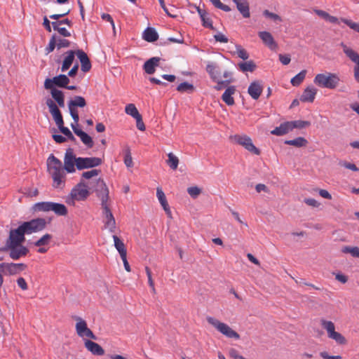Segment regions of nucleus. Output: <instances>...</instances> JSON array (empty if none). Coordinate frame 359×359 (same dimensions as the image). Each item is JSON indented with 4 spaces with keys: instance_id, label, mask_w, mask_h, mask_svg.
I'll list each match as a JSON object with an SVG mask.
<instances>
[{
    "instance_id": "4",
    "label": "nucleus",
    "mask_w": 359,
    "mask_h": 359,
    "mask_svg": "<svg viewBox=\"0 0 359 359\" xmlns=\"http://www.w3.org/2000/svg\"><path fill=\"white\" fill-rule=\"evenodd\" d=\"M90 190L88 183L81 179L70 192L72 205H74L75 201H85L90 195Z\"/></svg>"
},
{
    "instance_id": "5",
    "label": "nucleus",
    "mask_w": 359,
    "mask_h": 359,
    "mask_svg": "<svg viewBox=\"0 0 359 359\" xmlns=\"http://www.w3.org/2000/svg\"><path fill=\"white\" fill-rule=\"evenodd\" d=\"M207 321L226 337L236 339H240V334L232 330L227 324L222 323L212 317H208Z\"/></svg>"
},
{
    "instance_id": "22",
    "label": "nucleus",
    "mask_w": 359,
    "mask_h": 359,
    "mask_svg": "<svg viewBox=\"0 0 359 359\" xmlns=\"http://www.w3.org/2000/svg\"><path fill=\"white\" fill-rule=\"evenodd\" d=\"M317 90L313 86H308L304 89L299 100L303 102H313Z\"/></svg>"
},
{
    "instance_id": "46",
    "label": "nucleus",
    "mask_w": 359,
    "mask_h": 359,
    "mask_svg": "<svg viewBox=\"0 0 359 359\" xmlns=\"http://www.w3.org/2000/svg\"><path fill=\"white\" fill-rule=\"evenodd\" d=\"M263 15L267 18L272 20L273 22H282L283 20L280 15L276 13L270 12L269 10H264L263 11Z\"/></svg>"
},
{
    "instance_id": "32",
    "label": "nucleus",
    "mask_w": 359,
    "mask_h": 359,
    "mask_svg": "<svg viewBox=\"0 0 359 359\" xmlns=\"http://www.w3.org/2000/svg\"><path fill=\"white\" fill-rule=\"evenodd\" d=\"M206 70L214 81H217V79L220 78L221 72L219 67L215 64H208L206 67Z\"/></svg>"
},
{
    "instance_id": "45",
    "label": "nucleus",
    "mask_w": 359,
    "mask_h": 359,
    "mask_svg": "<svg viewBox=\"0 0 359 359\" xmlns=\"http://www.w3.org/2000/svg\"><path fill=\"white\" fill-rule=\"evenodd\" d=\"M125 111L127 114L130 115L134 118L140 115L134 104H127L125 108Z\"/></svg>"
},
{
    "instance_id": "29",
    "label": "nucleus",
    "mask_w": 359,
    "mask_h": 359,
    "mask_svg": "<svg viewBox=\"0 0 359 359\" xmlns=\"http://www.w3.org/2000/svg\"><path fill=\"white\" fill-rule=\"evenodd\" d=\"M143 39L147 42H154L158 40V34L153 27H147L143 32Z\"/></svg>"
},
{
    "instance_id": "64",
    "label": "nucleus",
    "mask_w": 359,
    "mask_h": 359,
    "mask_svg": "<svg viewBox=\"0 0 359 359\" xmlns=\"http://www.w3.org/2000/svg\"><path fill=\"white\" fill-rule=\"evenodd\" d=\"M320 196L326 199H332L331 194L325 189H317Z\"/></svg>"
},
{
    "instance_id": "40",
    "label": "nucleus",
    "mask_w": 359,
    "mask_h": 359,
    "mask_svg": "<svg viewBox=\"0 0 359 359\" xmlns=\"http://www.w3.org/2000/svg\"><path fill=\"white\" fill-rule=\"evenodd\" d=\"M168 160L166 163L173 170H175L177 168L179 164L178 158L175 156L172 153H169L168 154Z\"/></svg>"
},
{
    "instance_id": "33",
    "label": "nucleus",
    "mask_w": 359,
    "mask_h": 359,
    "mask_svg": "<svg viewBox=\"0 0 359 359\" xmlns=\"http://www.w3.org/2000/svg\"><path fill=\"white\" fill-rule=\"evenodd\" d=\"M53 178V187L55 189H62L65 184V173L51 175Z\"/></svg>"
},
{
    "instance_id": "26",
    "label": "nucleus",
    "mask_w": 359,
    "mask_h": 359,
    "mask_svg": "<svg viewBox=\"0 0 359 359\" xmlns=\"http://www.w3.org/2000/svg\"><path fill=\"white\" fill-rule=\"evenodd\" d=\"M76 50H68L66 52L67 55L63 60L61 70L62 72H65L69 69V67L72 66L74 60V57L76 55Z\"/></svg>"
},
{
    "instance_id": "59",
    "label": "nucleus",
    "mask_w": 359,
    "mask_h": 359,
    "mask_svg": "<svg viewBox=\"0 0 359 359\" xmlns=\"http://www.w3.org/2000/svg\"><path fill=\"white\" fill-rule=\"evenodd\" d=\"M214 38L216 41L221 43H227L229 41L228 38L222 33H217V34H215Z\"/></svg>"
},
{
    "instance_id": "56",
    "label": "nucleus",
    "mask_w": 359,
    "mask_h": 359,
    "mask_svg": "<svg viewBox=\"0 0 359 359\" xmlns=\"http://www.w3.org/2000/svg\"><path fill=\"white\" fill-rule=\"evenodd\" d=\"M57 43V49H60L62 48H68L70 46L71 43L69 40L65 39H59Z\"/></svg>"
},
{
    "instance_id": "24",
    "label": "nucleus",
    "mask_w": 359,
    "mask_h": 359,
    "mask_svg": "<svg viewBox=\"0 0 359 359\" xmlns=\"http://www.w3.org/2000/svg\"><path fill=\"white\" fill-rule=\"evenodd\" d=\"M156 196H157V198H158L161 205H162L163 210H165V212H166L168 216L171 218L172 217L171 211H170L169 205L168 203L165 195L161 188H160V187L157 188Z\"/></svg>"
},
{
    "instance_id": "25",
    "label": "nucleus",
    "mask_w": 359,
    "mask_h": 359,
    "mask_svg": "<svg viewBox=\"0 0 359 359\" xmlns=\"http://www.w3.org/2000/svg\"><path fill=\"white\" fill-rule=\"evenodd\" d=\"M236 92V87L234 86H229L222 96V100L229 106L234 104V99L232 97Z\"/></svg>"
},
{
    "instance_id": "16",
    "label": "nucleus",
    "mask_w": 359,
    "mask_h": 359,
    "mask_svg": "<svg viewBox=\"0 0 359 359\" xmlns=\"http://www.w3.org/2000/svg\"><path fill=\"white\" fill-rule=\"evenodd\" d=\"M76 55L81 62V69L83 72H88L91 69V62L87 54L81 49L76 50Z\"/></svg>"
},
{
    "instance_id": "47",
    "label": "nucleus",
    "mask_w": 359,
    "mask_h": 359,
    "mask_svg": "<svg viewBox=\"0 0 359 359\" xmlns=\"http://www.w3.org/2000/svg\"><path fill=\"white\" fill-rule=\"evenodd\" d=\"M47 89L50 90L51 96L55 102L62 100V98L65 97L63 92L60 90L57 89L56 88Z\"/></svg>"
},
{
    "instance_id": "50",
    "label": "nucleus",
    "mask_w": 359,
    "mask_h": 359,
    "mask_svg": "<svg viewBox=\"0 0 359 359\" xmlns=\"http://www.w3.org/2000/svg\"><path fill=\"white\" fill-rule=\"evenodd\" d=\"M57 39H56V35L54 34L51 36L48 46L46 48V52L47 54L53 52L55 49V48L57 46Z\"/></svg>"
},
{
    "instance_id": "14",
    "label": "nucleus",
    "mask_w": 359,
    "mask_h": 359,
    "mask_svg": "<svg viewBox=\"0 0 359 359\" xmlns=\"http://www.w3.org/2000/svg\"><path fill=\"white\" fill-rule=\"evenodd\" d=\"M76 161L77 158L74 154L73 149H67L64 158V169L69 173L74 172Z\"/></svg>"
},
{
    "instance_id": "6",
    "label": "nucleus",
    "mask_w": 359,
    "mask_h": 359,
    "mask_svg": "<svg viewBox=\"0 0 359 359\" xmlns=\"http://www.w3.org/2000/svg\"><path fill=\"white\" fill-rule=\"evenodd\" d=\"M321 326L327 331V337L336 341L339 345H345L347 344L346 339L339 332L335 331V326L333 322L320 320Z\"/></svg>"
},
{
    "instance_id": "55",
    "label": "nucleus",
    "mask_w": 359,
    "mask_h": 359,
    "mask_svg": "<svg viewBox=\"0 0 359 359\" xmlns=\"http://www.w3.org/2000/svg\"><path fill=\"white\" fill-rule=\"evenodd\" d=\"M202 21V25L203 27L210 28L212 30H215V28L213 27L212 20L205 15V17H203L201 18Z\"/></svg>"
},
{
    "instance_id": "42",
    "label": "nucleus",
    "mask_w": 359,
    "mask_h": 359,
    "mask_svg": "<svg viewBox=\"0 0 359 359\" xmlns=\"http://www.w3.org/2000/svg\"><path fill=\"white\" fill-rule=\"evenodd\" d=\"M51 238L52 236L50 234L46 233L43 235L41 238L35 241L34 245L36 247L46 246L49 245Z\"/></svg>"
},
{
    "instance_id": "3",
    "label": "nucleus",
    "mask_w": 359,
    "mask_h": 359,
    "mask_svg": "<svg viewBox=\"0 0 359 359\" xmlns=\"http://www.w3.org/2000/svg\"><path fill=\"white\" fill-rule=\"evenodd\" d=\"M313 81L320 88L334 89L338 86L340 79L336 74L326 72L325 74H317Z\"/></svg>"
},
{
    "instance_id": "15",
    "label": "nucleus",
    "mask_w": 359,
    "mask_h": 359,
    "mask_svg": "<svg viewBox=\"0 0 359 359\" xmlns=\"http://www.w3.org/2000/svg\"><path fill=\"white\" fill-rule=\"evenodd\" d=\"M47 106L49 108V111L52 114L55 122L57 126L64 124L63 118L57 105L53 100L48 98L46 102Z\"/></svg>"
},
{
    "instance_id": "28",
    "label": "nucleus",
    "mask_w": 359,
    "mask_h": 359,
    "mask_svg": "<svg viewBox=\"0 0 359 359\" xmlns=\"http://www.w3.org/2000/svg\"><path fill=\"white\" fill-rule=\"evenodd\" d=\"M291 131V128L289 121L282 123L278 127H276L271 131L272 135L277 136H282Z\"/></svg>"
},
{
    "instance_id": "13",
    "label": "nucleus",
    "mask_w": 359,
    "mask_h": 359,
    "mask_svg": "<svg viewBox=\"0 0 359 359\" xmlns=\"http://www.w3.org/2000/svg\"><path fill=\"white\" fill-rule=\"evenodd\" d=\"M102 208V215L104 217V222L105 228L108 229L110 232H115L116 220L109 207L108 202L101 204Z\"/></svg>"
},
{
    "instance_id": "21",
    "label": "nucleus",
    "mask_w": 359,
    "mask_h": 359,
    "mask_svg": "<svg viewBox=\"0 0 359 359\" xmlns=\"http://www.w3.org/2000/svg\"><path fill=\"white\" fill-rule=\"evenodd\" d=\"M263 88L258 81H255L250 83L248 87V93L254 100H257L261 95Z\"/></svg>"
},
{
    "instance_id": "52",
    "label": "nucleus",
    "mask_w": 359,
    "mask_h": 359,
    "mask_svg": "<svg viewBox=\"0 0 359 359\" xmlns=\"http://www.w3.org/2000/svg\"><path fill=\"white\" fill-rule=\"evenodd\" d=\"M341 21L354 31L359 32V23L353 22L348 19H341Z\"/></svg>"
},
{
    "instance_id": "20",
    "label": "nucleus",
    "mask_w": 359,
    "mask_h": 359,
    "mask_svg": "<svg viewBox=\"0 0 359 359\" xmlns=\"http://www.w3.org/2000/svg\"><path fill=\"white\" fill-rule=\"evenodd\" d=\"M161 59L158 57H153L147 60L144 65L143 69L148 74H153L156 71V67L159 66Z\"/></svg>"
},
{
    "instance_id": "43",
    "label": "nucleus",
    "mask_w": 359,
    "mask_h": 359,
    "mask_svg": "<svg viewBox=\"0 0 359 359\" xmlns=\"http://www.w3.org/2000/svg\"><path fill=\"white\" fill-rule=\"evenodd\" d=\"M62 165L60 160L57 158L53 154H50L47 159V168L50 170L51 167H59Z\"/></svg>"
},
{
    "instance_id": "27",
    "label": "nucleus",
    "mask_w": 359,
    "mask_h": 359,
    "mask_svg": "<svg viewBox=\"0 0 359 359\" xmlns=\"http://www.w3.org/2000/svg\"><path fill=\"white\" fill-rule=\"evenodd\" d=\"M50 211H53L58 216H66L68 214L67 207L62 203H50Z\"/></svg>"
},
{
    "instance_id": "7",
    "label": "nucleus",
    "mask_w": 359,
    "mask_h": 359,
    "mask_svg": "<svg viewBox=\"0 0 359 359\" xmlns=\"http://www.w3.org/2000/svg\"><path fill=\"white\" fill-rule=\"evenodd\" d=\"M340 46L346 56L355 64L353 67V76L355 80L359 83V54L343 42L341 43Z\"/></svg>"
},
{
    "instance_id": "34",
    "label": "nucleus",
    "mask_w": 359,
    "mask_h": 359,
    "mask_svg": "<svg viewBox=\"0 0 359 359\" xmlns=\"http://www.w3.org/2000/svg\"><path fill=\"white\" fill-rule=\"evenodd\" d=\"M285 144L299 148L306 147L308 144V141L303 137H298L294 140H285Z\"/></svg>"
},
{
    "instance_id": "38",
    "label": "nucleus",
    "mask_w": 359,
    "mask_h": 359,
    "mask_svg": "<svg viewBox=\"0 0 359 359\" xmlns=\"http://www.w3.org/2000/svg\"><path fill=\"white\" fill-rule=\"evenodd\" d=\"M306 70L304 69L301 71L299 74H297L295 76H294L290 81L292 85L293 86H299L304 80L306 75Z\"/></svg>"
},
{
    "instance_id": "30",
    "label": "nucleus",
    "mask_w": 359,
    "mask_h": 359,
    "mask_svg": "<svg viewBox=\"0 0 359 359\" xmlns=\"http://www.w3.org/2000/svg\"><path fill=\"white\" fill-rule=\"evenodd\" d=\"M235 4L237 9L244 18H248L250 16L249 4L247 0H241Z\"/></svg>"
},
{
    "instance_id": "54",
    "label": "nucleus",
    "mask_w": 359,
    "mask_h": 359,
    "mask_svg": "<svg viewBox=\"0 0 359 359\" xmlns=\"http://www.w3.org/2000/svg\"><path fill=\"white\" fill-rule=\"evenodd\" d=\"M64 170V167H62V165H61V166L59 167H51L50 170H48V171L51 176L55 175L64 174L65 173Z\"/></svg>"
},
{
    "instance_id": "18",
    "label": "nucleus",
    "mask_w": 359,
    "mask_h": 359,
    "mask_svg": "<svg viewBox=\"0 0 359 359\" xmlns=\"http://www.w3.org/2000/svg\"><path fill=\"white\" fill-rule=\"evenodd\" d=\"M258 36L263 43L271 50H275L278 47L277 43L275 41L272 34L266 31L259 32Z\"/></svg>"
},
{
    "instance_id": "62",
    "label": "nucleus",
    "mask_w": 359,
    "mask_h": 359,
    "mask_svg": "<svg viewBox=\"0 0 359 359\" xmlns=\"http://www.w3.org/2000/svg\"><path fill=\"white\" fill-rule=\"evenodd\" d=\"M320 355L323 359H341L340 355H330L326 351L320 352Z\"/></svg>"
},
{
    "instance_id": "2",
    "label": "nucleus",
    "mask_w": 359,
    "mask_h": 359,
    "mask_svg": "<svg viewBox=\"0 0 359 359\" xmlns=\"http://www.w3.org/2000/svg\"><path fill=\"white\" fill-rule=\"evenodd\" d=\"M88 187L90 193H95L97 198L101 201V204L107 203L109 199V189L102 178L97 180H93L88 183Z\"/></svg>"
},
{
    "instance_id": "48",
    "label": "nucleus",
    "mask_w": 359,
    "mask_h": 359,
    "mask_svg": "<svg viewBox=\"0 0 359 359\" xmlns=\"http://www.w3.org/2000/svg\"><path fill=\"white\" fill-rule=\"evenodd\" d=\"M236 53L238 55V57L241 58L243 60H246L249 58V53L247 52L245 49L242 48L240 45L236 46Z\"/></svg>"
},
{
    "instance_id": "41",
    "label": "nucleus",
    "mask_w": 359,
    "mask_h": 359,
    "mask_svg": "<svg viewBox=\"0 0 359 359\" xmlns=\"http://www.w3.org/2000/svg\"><path fill=\"white\" fill-rule=\"evenodd\" d=\"M290 126L291 128V131L294 128H304L306 127H309L311 125V123L308 121H302V120H297V121H289Z\"/></svg>"
},
{
    "instance_id": "58",
    "label": "nucleus",
    "mask_w": 359,
    "mask_h": 359,
    "mask_svg": "<svg viewBox=\"0 0 359 359\" xmlns=\"http://www.w3.org/2000/svg\"><path fill=\"white\" fill-rule=\"evenodd\" d=\"M135 119L136 120L137 128L141 131H144L146 128H145V125L142 121V115L141 114L139 115L138 116L135 118Z\"/></svg>"
},
{
    "instance_id": "60",
    "label": "nucleus",
    "mask_w": 359,
    "mask_h": 359,
    "mask_svg": "<svg viewBox=\"0 0 359 359\" xmlns=\"http://www.w3.org/2000/svg\"><path fill=\"white\" fill-rule=\"evenodd\" d=\"M279 60L283 65H287L290 62L291 58H290V55L280 54L279 55Z\"/></svg>"
},
{
    "instance_id": "57",
    "label": "nucleus",
    "mask_w": 359,
    "mask_h": 359,
    "mask_svg": "<svg viewBox=\"0 0 359 359\" xmlns=\"http://www.w3.org/2000/svg\"><path fill=\"white\" fill-rule=\"evenodd\" d=\"M215 82L217 83V86H215V88L217 90H222L224 87L227 86L231 82V79H226L225 81H219L217 79Z\"/></svg>"
},
{
    "instance_id": "10",
    "label": "nucleus",
    "mask_w": 359,
    "mask_h": 359,
    "mask_svg": "<svg viewBox=\"0 0 359 359\" xmlns=\"http://www.w3.org/2000/svg\"><path fill=\"white\" fill-rule=\"evenodd\" d=\"M102 160L97 157H78L76 161V168L79 170L95 168L100 165Z\"/></svg>"
},
{
    "instance_id": "63",
    "label": "nucleus",
    "mask_w": 359,
    "mask_h": 359,
    "mask_svg": "<svg viewBox=\"0 0 359 359\" xmlns=\"http://www.w3.org/2000/svg\"><path fill=\"white\" fill-rule=\"evenodd\" d=\"M229 355L230 358L233 359H238L242 355L239 354L238 351L234 348H231L229 351Z\"/></svg>"
},
{
    "instance_id": "53",
    "label": "nucleus",
    "mask_w": 359,
    "mask_h": 359,
    "mask_svg": "<svg viewBox=\"0 0 359 359\" xmlns=\"http://www.w3.org/2000/svg\"><path fill=\"white\" fill-rule=\"evenodd\" d=\"M187 192L193 198H196L201 193V189L198 187H191L187 189Z\"/></svg>"
},
{
    "instance_id": "37",
    "label": "nucleus",
    "mask_w": 359,
    "mask_h": 359,
    "mask_svg": "<svg viewBox=\"0 0 359 359\" xmlns=\"http://www.w3.org/2000/svg\"><path fill=\"white\" fill-rule=\"evenodd\" d=\"M124 154V163L127 168H132L133 166V158L131 156L130 149L128 146H126L123 149Z\"/></svg>"
},
{
    "instance_id": "39",
    "label": "nucleus",
    "mask_w": 359,
    "mask_h": 359,
    "mask_svg": "<svg viewBox=\"0 0 359 359\" xmlns=\"http://www.w3.org/2000/svg\"><path fill=\"white\" fill-rule=\"evenodd\" d=\"M177 90L180 93L187 92L188 93H191L195 90V87L193 84L185 81L178 85L177 87Z\"/></svg>"
},
{
    "instance_id": "23",
    "label": "nucleus",
    "mask_w": 359,
    "mask_h": 359,
    "mask_svg": "<svg viewBox=\"0 0 359 359\" xmlns=\"http://www.w3.org/2000/svg\"><path fill=\"white\" fill-rule=\"evenodd\" d=\"M76 320H77V323H76V334L80 337L83 338L86 337L90 329L88 327L86 322L81 318L76 317Z\"/></svg>"
},
{
    "instance_id": "36",
    "label": "nucleus",
    "mask_w": 359,
    "mask_h": 359,
    "mask_svg": "<svg viewBox=\"0 0 359 359\" xmlns=\"http://www.w3.org/2000/svg\"><path fill=\"white\" fill-rule=\"evenodd\" d=\"M4 269L11 275L20 273L22 270V264H3Z\"/></svg>"
},
{
    "instance_id": "31",
    "label": "nucleus",
    "mask_w": 359,
    "mask_h": 359,
    "mask_svg": "<svg viewBox=\"0 0 359 359\" xmlns=\"http://www.w3.org/2000/svg\"><path fill=\"white\" fill-rule=\"evenodd\" d=\"M238 67L242 72H253L256 69L257 65L253 60H249L239 62Z\"/></svg>"
},
{
    "instance_id": "1",
    "label": "nucleus",
    "mask_w": 359,
    "mask_h": 359,
    "mask_svg": "<svg viewBox=\"0 0 359 359\" xmlns=\"http://www.w3.org/2000/svg\"><path fill=\"white\" fill-rule=\"evenodd\" d=\"M8 247L12 259H18L22 255V224L11 231Z\"/></svg>"
},
{
    "instance_id": "12",
    "label": "nucleus",
    "mask_w": 359,
    "mask_h": 359,
    "mask_svg": "<svg viewBox=\"0 0 359 359\" xmlns=\"http://www.w3.org/2000/svg\"><path fill=\"white\" fill-rule=\"evenodd\" d=\"M69 83L68 76L65 74H60L53 77V79H46L44 82L45 88H65Z\"/></svg>"
},
{
    "instance_id": "44",
    "label": "nucleus",
    "mask_w": 359,
    "mask_h": 359,
    "mask_svg": "<svg viewBox=\"0 0 359 359\" xmlns=\"http://www.w3.org/2000/svg\"><path fill=\"white\" fill-rule=\"evenodd\" d=\"M51 202H39L34 204V211L49 212Z\"/></svg>"
},
{
    "instance_id": "51",
    "label": "nucleus",
    "mask_w": 359,
    "mask_h": 359,
    "mask_svg": "<svg viewBox=\"0 0 359 359\" xmlns=\"http://www.w3.org/2000/svg\"><path fill=\"white\" fill-rule=\"evenodd\" d=\"M145 271H146V273H147V276L148 278L149 285L151 288L153 293L155 294L156 289H155V286H154V280L152 279V276H151V271L148 266H146Z\"/></svg>"
},
{
    "instance_id": "17",
    "label": "nucleus",
    "mask_w": 359,
    "mask_h": 359,
    "mask_svg": "<svg viewBox=\"0 0 359 359\" xmlns=\"http://www.w3.org/2000/svg\"><path fill=\"white\" fill-rule=\"evenodd\" d=\"M72 128L74 131V133L78 135L80 138L82 142L87 146L88 148H92L93 147V141L92 137L88 135L86 133L83 131L81 129L78 128L74 124H72Z\"/></svg>"
},
{
    "instance_id": "11",
    "label": "nucleus",
    "mask_w": 359,
    "mask_h": 359,
    "mask_svg": "<svg viewBox=\"0 0 359 359\" xmlns=\"http://www.w3.org/2000/svg\"><path fill=\"white\" fill-rule=\"evenodd\" d=\"M46 226V222L43 218H37L29 222H24V234L41 231L45 229Z\"/></svg>"
},
{
    "instance_id": "49",
    "label": "nucleus",
    "mask_w": 359,
    "mask_h": 359,
    "mask_svg": "<svg viewBox=\"0 0 359 359\" xmlns=\"http://www.w3.org/2000/svg\"><path fill=\"white\" fill-rule=\"evenodd\" d=\"M100 170L93 169L89 171L83 172L81 175L82 179L90 180L93 177L97 176L100 173Z\"/></svg>"
},
{
    "instance_id": "61",
    "label": "nucleus",
    "mask_w": 359,
    "mask_h": 359,
    "mask_svg": "<svg viewBox=\"0 0 359 359\" xmlns=\"http://www.w3.org/2000/svg\"><path fill=\"white\" fill-rule=\"evenodd\" d=\"M304 202L306 205L312 207H318L320 205V203L314 198H305Z\"/></svg>"
},
{
    "instance_id": "8",
    "label": "nucleus",
    "mask_w": 359,
    "mask_h": 359,
    "mask_svg": "<svg viewBox=\"0 0 359 359\" xmlns=\"http://www.w3.org/2000/svg\"><path fill=\"white\" fill-rule=\"evenodd\" d=\"M87 104L85 98L82 96H74L73 100L68 102V109L69 114L76 123L79 121V112L77 107L83 108Z\"/></svg>"
},
{
    "instance_id": "19",
    "label": "nucleus",
    "mask_w": 359,
    "mask_h": 359,
    "mask_svg": "<svg viewBox=\"0 0 359 359\" xmlns=\"http://www.w3.org/2000/svg\"><path fill=\"white\" fill-rule=\"evenodd\" d=\"M85 347L94 355L102 356L104 354V350L96 342L86 339L84 341Z\"/></svg>"
},
{
    "instance_id": "9",
    "label": "nucleus",
    "mask_w": 359,
    "mask_h": 359,
    "mask_svg": "<svg viewBox=\"0 0 359 359\" xmlns=\"http://www.w3.org/2000/svg\"><path fill=\"white\" fill-rule=\"evenodd\" d=\"M230 139L254 154L259 155L261 153L260 150L253 144L251 138L245 135H232L230 137Z\"/></svg>"
},
{
    "instance_id": "35",
    "label": "nucleus",
    "mask_w": 359,
    "mask_h": 359,
    "mask_svg": "<svg viewBox=\"0 0 359 359\" xmlns=\"http://www.w3.org/2000/svg\"><path fill=\"white\" fill-rule=\"evenodd\" d=\"M113 239L114 241V246L119 252L120 256L124 257V255H127V250L123 242L116 235L113 236Z\"/></svg>"
}]
</instances>
